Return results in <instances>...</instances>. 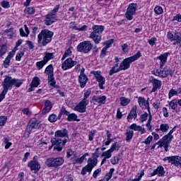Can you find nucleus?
I'll return each instance as SVG.
<instances>
[{
  "mask_svg": "<svg viewBox=\"0 0 181 181\" xmlns=\"http://www.w3.org/2000/svg\"><path fill=\"white\" fill-rule=\"evenodd\" d=\"M69 141V131L66 129L63 130H57L55 132L54 138L51 139L52 146H54V149H56L57 152H62L63 147Z\"/></svg>",
  "mask_w": 181,
  "mask_h": 181,
  "instance_id": "f257e3e1",
  "label": "nucleus"
},
{
  "mask_svg": "<svg viewBox=\"0 0 181 181\" xmlns=\"http://www.w3.org/2000/svg\"><path fill=\"white\" fill-rule=\"evenodd\" d=\"M54 33L47 29L42 30L37 35V43L40 46H47L52 42Z\"/></svg>",
  "mask_w": 181,
  "mask_h": 181,
  "instance_id": "f03ea898",
  "label": "nucleus"
},
{
  "mask_svg": "<svg viewBox=\"0 0 181 181\" xmlns=\"http://www.w3.org/2000/svg\"><path fill=\"white\" fill-rule=\"evenodd\" d=\"M142 56L141 51H138L134 55L124 59L119 66V70H128L131 67V63H134L136 60H138L139 57Z\"/></svg>",
  "mask_w": 181,
  "mask_h": 181,
  "instance_id": "7ed1b4c3",
  "label": "nucleus"
},
{
  "mask_svg": "<svg viewBox=\"0 0 181 181\" xmlns=\"http://www.w3.org/2000/svg\"><path fill=\"white\" fill-rule=\"evenodd\" d=\"M4 90L0 94V103L5 98L8 93V90H12L13 87V78L11 76H6L2 83Z\"/></svg>",
  "mask_w": 181,
  "mask_h": 181,
  "instance_id": "20e7f679",
  "label": "nucleus"
},
{
  "mask_svg": "<svg viewBox=\"0 0 181 181\" xmlns=\"http://www.w3.org/2000/svg\"><path fill=\"white\" fill-rule=\"evenodd\" d=\"M59 9H60V5L58 4L48 14L45 15V23L47 26H50V25H52V23L57 21L56 13L59 12Z\"/></svg>",
  "mask_w": 181,
  "mask_h": 181,
  "instance_id": "39448f33",
  "label": "nucleus"
},
{
  "mask_svg": "<svg viewBox=\"0 0 181 181\" xmlns=\"http://www.w3.org/2000/svg\"><path fill=\"white\" fill-rule=\"evenodd\" d=\"M63 163H64V158L63 157L49 158L45 162V165H47L48 168H54V169H57V168L62 166Z\"/></svg>",
  "mask_w": 181,
  "mask_h": 181,
  "instance_id": "423d86ee",
  "label": "nucleus"
},
{
  "mask_svg": "<svg viewBox=\"0 0 181 181\" xmlns=\"http://www.w3.org/2000/svg\"><path fill=\"white\" fill-rule=\"evenodd\" d=\"M66 156H67V158L74 156L72 158V159H74L73 160L74 165H76V163L81 164V163H83V162H84V159H86V157L88 156V153H86L81 158H77V153H76V152L73 151V150L69 148L66 151Z\"/></svg>",
  "mask_w": 181,
  "mask_h": 181,
  "instance_id": "0eeeda50",
  "label": "nucleus"
},
{
  "mask_svg": "<svg viewBox=\"0 0 181 181\" xmlns=\"http://www.w3.org/2000/svg\"><path fill=\"white\" fill-rule=\"evenodd\" d=\"M97 163H98V160L97 158H88V164L82 168L81 175L84 176L87 174V172H88V173H91L93 168L95 166H97Z\"/></svg>",
  "mask_w": 181,
  "mask_h": 181,
  "instance_id": "6e6552de",
  "label": "nucleus"
},
{
  "mask_svg": "<svg viewBox=\"0 0 181 181\" xmlns=\"http://www.w3.org/2000/svg\"><path fill=\"white\" fill-rule=\"evenodd\" d=\"M91 49H93L91 41H83L79 43L76 47V50L77 52H79V53H90Z\"/></svg>",
  "mask_w": 181,
  "mask_h": 181,
  "instance_id": "1a4fd4ad",
  "label": "nucleus"
},
{
  "mask_svg": "<svg viewBox=\"0 0 181 181\" xmlns=\"http://www.w3.org/2000/svg\"><path fill=\"white\" fill-rule=\"evenodd\" d=\"M138 9V4H130L127 9L125 13V18L127 21H132L134 19V15Z\"/></svg>",
  "mask_w": 181,
  "mask_h": 181,
  "instance_id": "9d476101",
  "label": "nucleus"
},
{
  "mask_svg": "<svg viewBox=\"0 0 181 181\" xmlns=\"http://www.w3.org/2000/svg\"><path fill=\"white\" fill-rule=\"evenodd\" d=\"M163 160H168V163H171V165H174V166H180V168H181V157L179 156L165 157Z\"/></svg>",
  "mask_w": 181,
  "mask_h": 181,
  "instance_id": "9b49d317",
  "label": "nucleus"
},
{
  "mask_svg": "<svg viewBox=\"0 0 181 181\" xmlns=\"http://www.w3.org/2000/svg\"><path fill=\"white\" fill-rule=\"evenodd\" d=\"M76 64L77 61H74L73 60V59H71V57H69L62 64V70L66 71V70L73 69V67H74V66H76Z\"/></svg>",
  "mask_w": 181,
  "mask_h": 181,
  "instance_id": "f8f14e48",
  "label": "nucleus"
},
{
  "mask_svg": "<svg viewBox=\"0 0 181 181\" xmlns=\"http://www.w3.org/2000/svg\"><path fill=\"white\" fill-rule=\"evenodd\" d=\"M93 75L96 78V81H98L99 84V88H100V90H105V87H104V84H105V78L101 76V71H93Z\"/></svg>",
  "mask_w": 181,
  "mask_h": 181,
  "instance_id": "ddd939ff",
  "label": "nucleus"
},
{
  "mask_svg": "<svg viewBox=\"0 0 181 181\" xmlns=\"http://www.w3.org/2000/svg\"><path fill=\"white\" fill-rule=\"evenodd\" d=\"M28 168H30V170L35 172H39L40 169V164H39V162L37 160H36V156H34L33 160L30 161L28 164Z\"/></svg>",
  "mask_w": 181,
  "mask_h": 181,
  "instance_id": "4468645a",
  "label": "nucleus"
},
{
  "mask_svg": "<svg viewBox=\"0 0 181 181\" xmlns=\"http://www.w3.org/2000/svg\"><path fill=\"white\" fill-rule=\"evenodd\" d=\"M171 137H169V136L165 135L162 139H160L157 143L156 145H158L160 148H162L164 146L166 145H170V142H172Z\"/></svg>",
  "mask_w": 181,
  "mask_h": 181,
  "instance_id": "2eb2a0df",
  "label": "nucleus"
},
{
  "mask_svg": "<svg viewBox=\"0 0 181 181\" xmlns=\"http://www.w3.org/2000/svg\"><path fill=\"white\" fill-rule=\"evenodd\" d=\"M138 103L139 106L143 109V110H147L148 112H150L151 111V107H149V101L145 100L142 97H139L138 98Z\"/></svg>",
  "mask_w": 181,
  "mask_h": 181,
  "instance_id": "dca6fc26",
  "label": "nucleus"
},
{
  "mask_svg": "<svg viewBox=\"0 0 181 181\" xmlns=\"http://www.w3.org/2000/svg\"><path fill=\"white\" fill-rule=\"evenodd\" d=\"M42 127V124L36 119L33 118L30 120L28 127L32 131L33 129H39Z\"/></svg>",
  "mask_w": 181,
  "mask_h": 181,
  "instance_id": "f3484780",
  "label": "nucleus"
},
{
  "mask_svg": "<svg viewBox=\"0 0 181 181\" xmlns=\"http://www.w3.org/2000/svg\"><path fill=\"white\" fill-rule=\"evenodd\" d=\"M88 103L85 102L84 100H81L75 107V111H78V112H86L87 110V105Z\"/></svg>",
  "mask_w": 181,
  "mask_h": 181,
  "instance_id": "a211bd4d",
  "label": "nucleus"
},
{
  "mask_svg": "<svg viewBox=\"0 0 181 181\" xmlns=\"http://www.w3.org/2000/svg\"><path fill=\"white\" fill-rule=\"evenodd\" d=\"M169 54H170L169 52H165L163 54H160L157 57L158 60H160V69H162L165 64H166V62H168V57H169Z\"/></svg>",
  "mask_w": 181,
  "mask_h": 181,
  "instance_id": "6ab92c4d",
  "label": "nucleus"
},
{
  "mask_svg": "<svg viewBox=\"0 0 181 181\" xmlns=\"http://www.w3.org/2000/svg\"><path fill=\"white\" fill-rule=\"evenodd\" d=\"M150 83H152L153 84V88L151 90V93H155L156 90L160 88V87L162 86V82L153 78H150Z\"/></svg>",
  "mask_w": 181,
  "mask_h": 181,
  "instance_id": "aec40b11",
  "label": "nucleus"
},
{
  "mask_svg": "<svg viewBox=\"0 0 181 181\" xmlns=\"http://www.w3.org/2000/svg\"><path fill=\"white\" fill-rule=\"evenodd\" d=\"M52 108H53V105H52V102L50 100H46L44 104V108L42 111V115H46L48 112L52 111Z\"/></svg>",
  "mask_w": 181,
  "mask_h": 181,
  "instance_id": "412c9836",
  "label": "nucleus"
},
{
  "mask_svg": "<svg viewBox=\"0 0 181 181\" xmlns=\"http://www.w3.org/2000/svg\"><path fill=\"white\" fill-rule=\"evenodd\" d=\"M87 81H88V77L87 75H79L78 83H80L81 88H84V87H86Z\"/></svg>",
  "mask_w": 181,
  "mask_h": 181,
  "instance_id": "4be33fe9",
  "label": "nucleus"
},
{
  "mask_svg": "<svg viewBox=\"0 0 181 181\" xmlns=\"http://www.w3.org/2000/svg\"><path fill=\"white\" fill-rule=\"evenodd\" d=\"M155 175H158V176L160 177L165 176V168L162 166H158L153 173H151V176H155Z\"/></svg>",
  "mask_w": 181,
  "mask_h": 181,
  "instance_id": "5701e85b",
  "label": "nucleus"
},
{
  "mask_svg": "<svg viewBox=\"0 0 181 181\" xmlns=\"http://www.w3.org/2000/svg\"><path fill=\"white\" fill-rule=\"evenodd\" d=\"M89 37L93 39L95 45H98L101 42L102 39L101 35L95 34V33H91L89 35Z\"/></svg>",
  "mask_w": 181,
  "mask_h": 181,
  "instance_id": "b1692460",
  "label": "nucleus"
},
{
  "mask_svg": "<svg viewBox=\"0 0 181 181\" xmlns=\"http://www.w3.org/2000/svg\"><path fill=\"white\" fill-rule=\"evenodd\" d=\"M93 100L98 103V104H105V101H107V96H93Z\"/></svg>",
  "mask_w": 181,
  "mask_h": 181,
  "instance_id": "393cba45",
  "label": "nucleus"
},
{
  "mask_svg": "<svg viewBox=\"0 0 181 181\" xmlns=\"http://www.w3.org/2000/svg\"><path fill=\"white\" fill-rule=\"evenodd\" d=\"M92 29L93 30L92 33H95L96 35H101V33L104 32V26L103 25H93Z\"/></svg>",
  "mask_w": 181,
  "mask_h": 181,
  "instance_id": "a878e982",
  "label": "nucleus"
},
{
  "mask_svg": "<svg viewBox=\"0 0 181 181\" xmlns=\"http://www.w3.org/2000/svg\"><path fill=\"white\" fill-rule=\"evenodd\" d=\"M129 128L130 129H133V131H139V132H141V134H145V129L141 126L136 125L135 123L130 125Z\"/></svg>",
  "mask_w": 181,
  "mask_h": 181,
  "instance_id": "bb28decb",
  "label": "nucleus"
},
{
  "mask_svg": "<svg viewBox=\"0 0 181 181\" xmlns=\"http://www.w3.org/2000/svg\"><path fill=\"white\" fill-rule=\"evenodd\" d=\"M136 106H134L127 116V119H132V118L136 119Z\"/></svg>",
  "mask_w": 181,
  "mask_h": 181,
  "instance_id": "cd10ccee",
  "label": "nucleus"
},
{
  "mask_svg": "<svg viewBox=\"0 0 181 181\" xmlns=\"http://www.w3.org/2000/svg\"><path fill=\"white\" fill-rule=\"evenodd\" d=\"M125 140L126 142H131L132 141V138H134V132L131 129H127L125 133Z\"/></svg>",
  "mask_w": 181,
  "mask_h": 181,
  "instance_id": "c85d7f7f",
  "label": "nucleus"
},
{
  "mask_svg": "<svg viewBox=\"0 0 181 181\" xmlns=\"http://www.w3.org/2000/svg\"><path fill=\"white\" fill-rule=\"evenodd\" d=\"M153 74L154 76H157L158 77H161V78H165V69L162 70V68L152 71Z\"/></svg>",
  "mask_w": 181,
  "mask_h": 181,
  "instance_id": "c756f323",
  "label": "nucleus"
},
{
  "mask_svg": "<svg viewBox=\"0 0 181 181\" xmlns=\"http://www.w3.org/2000/svg\"><path fill=\"white\" fill-rule=\"evenodd\" d=\"M54 59V53L53 52H45V56L43 57V59L45 61L46 63L50 60H53Z\"/></svg>",
  "mask_w": 181,
  "mask_h": 181,
  "instance_id": "7c9ffc66",
  "label": "nucleus"
},
{
  "mask_svg": "<svg viewBox=\"0 0 181 181\" xmlns=\"http://www.w3.org/2000/svg\"><path fill=\"white\" fill-rule=\"evenodd\" d=\"M177 104V100L175 99L169 103V106L170 107L171 110H175V112H179L180 110L177 109L178 107Z\"/></svg>",
  "mask_w": 181,
  "mask_h": 181,
  "instance_id": "2f4dec72",
  "label": "nucleus"
},
{
  "mask_svg": "<svg viewBox=\"0 0 181 181\" xmlns=\"http://www.w3.org/2000/svg\"><path fill=\"white\" fill-rule=\"evenodd\" d=\"M45 74H47L48 77H50L52 76H54V74L53 72V65L49 64L45 71Z\"/></svg>",
  "mask_w": 181,
  "mask_h": 181,
  "instance_id": "473e14b6",
  "label": "nucleus"
},
{
  "mask_svg": "<svg viewBox=\"0 0 181 181\" xmlns=\"http://www.w3.org/2000/svg\"><path fill=\"white\" fill-rule=\"evenodd\" d=\"M48 83L51 87L54 88H57V85H56V81H54V76H48Z\"/></svg>",
  "mask_w": 181,
  "mask_h": 181,
  "instance_id": "72a5a7b5",
  "label": "nucleus"
},
{
  "mask_svg": "<svg viewBox=\"0 0 181 181\" xmlns=\"http://www.w3.org/2000/svg\"><path fill=\"white\" fill-rule=\"evenodd\" d=\"M67 121L71 122V121H77L78 122H80V119H77V115L75 113H69L68 115Z\"/></svg>",
  "mask_w": 181,
  "mask_h": 181,
  "instance_id": "f704fd0d",
  "label": "nucleus"
},
{
  "mask_svg": "<svg viewBox=\"0 0 181 181\" xmlns=\"http://www.w3.org/2000/svg\"><path fill=\"white\" fill-rule=\"evenodd\" d=\"M131 103V100L129 98H127L125 97L120 98V105L122 107H126L129 103Z\"/></svg>",
  "mask_w": 181,
  "mask_h": 181,
  "instance_id": "c9c22d12",
  "label": "nucleus"
},
{
  "mask_svg": "<svg viewBox=\"0 0 181 181\" xmlns=\"http://www.w3.org/2000/svg\"><path fill=\"white\" fill-rule=\"evenodd\" d=\"M23 84V79L13 78V86L19 88Z\"/></svg>",
  "mask_w": 181,
  "mask_h": 181,
  "instance_id": "e433bc0d",
  "label": "nucleus"
},
{
  "mask_svg": "<svg viewBox=\"0 0 181 181\" xmlns=\"http://www.w3.org/2000/svg\"><path fill=\"white\" fill-rule=\"evenodd\" d=\"M40 84V79L37 76H35L30 83L31 87H37Z\"/></svg>",
  "mask_w": 181,
  "mask_h": 181,
  "instance_id": "4c0bfd02",
  "label": "nucleus"
},
{
  "mask_svg": "<svg viewBox=\"0 0 181 181\" xmlns=\"http://www.w3.org/2000/svg\"><path fill=\"white\" fill-rule=\"evenodd\" d=\"M119 148H121V144L118 142H115L111 148H110V151L114 152V151H119Z\"/></svg>",
  "mask_w": 181,
  "mask_h": 181,
  "instance_id": "58836bf2",
  "label": "nucleus"
},
{
  "mask_svg": "<svg viewBox=\"0 0 181 181\" xmlns=\"http://www.w3.org/2000/svg\"><path fill=\"white\" fill-rule=\"evenodd\" d=\"M4 33L8 35V36L10 37V39H12L13 37V35H15V31L13 30V28H11L10 29L5 30Z\"/></svg>",
  "mask_w": 181,
  "mask_h": 181,
  "instance_id": "ea45409f",
  "label": "nucleus"
},
{
  "mask_svg": "<svg viewBox=\"0 0 181 181\" xmlns=\"http://www.w3.org/2000/svg\"><path fill=\"white\" fill-rule=\"evenodd\" d=\"M90 94H91V90L88 89V90H86L84 93V96H83L82 101H85L86 103H89V100H87V98H88V97H90Z\"/></svg>",
  "mask_w": 181,
  "mask_h": 181,
  "instance_id": "a19ab883",
  "label": "nucleus"
},
{
  "mask_svg": "<svg viewBox=\"0 0 181 181\" xmlns=\"http://www.w3.org/2000/svg\"><path fill=\"white\" fill-rule=\"evenodd\" d=\"M24 12L25 13H27V15H33L35 12V10L33 7H28L25 9Z\"/></svg>",
  "mask_w": 181,
  "mask_h": 181,
  "instance_id": "79ce46f5",
  "label": "nucleus"
},
{
  "mask_svg": "<svg viewBox=\"0 0 181 181\" xmlns=\"http://www.w3.org/2000/svg\"><path fill=\"white\" fill-rule=\"evenodd\" d=\"M46 64H47L46 61L43 59V60H42L40 62H37L36 63V67H37V69H38V70H41V69H43V66Z\"/></svg>",
  "mask_w": 181,
  "mask_h": 181,
  "instance_id": "37998d69",
  "label": "nucleus"
},
{
  "mask_svg": "<svg viewBox=\"0 0 181 181\" xmlns=\"http://www.w3.org/2000/svg\"><path fill=\"white\" fill-rule=\"evenodd\" d=\"M160 129L162 131V132H168V131H169V124H161L160 125Z\"/></svg>",
  "mask_w": 181,
  "mask_h": 181,
  "instance_id": "c03bdc74",
  "label": "nucleus"
},
{
  "mask_svg": "<svg viewBox=\"0 0 181 181\" xmlns=\"http://www.w3.org/2000/svg\"><path fill=\"white\" fill-rule=\"evenodd\" d=\"M112 151H110V150H107L106 151H104L102 153V156H105V158H106V159H110V158H111L112 156Z\"/></svg>",
  "mask_w": 181,
  "mask_h": 181,
  "instance_id": "a18cd8bd",
  "label": "nucleus"
},
{
  "mask_svg": "<svg viewBox=\"0 0 181 181\" xmlns=\"http://www.w3.org/2000/svg\"><path fill=\"white\" fill-rule=\"evenodd\" d=\"M8 121V117L6 116H0V127H4Z\"/></svg>",
  "mask_w": 181,
  "mask_h": 181,
  "instance_id": "49530a36",
  "label": "nucleus"
},
{
  "mask_svg": "<svg viewBox=\"0 0 181 181\" xmlns=\"http://www.w3.org/2000/svg\"><path fill=\"white\" fill-rule=\"evenodd\" d=\"M97 132V131L95 130H91L89 134H88V141H90V142H92V141L94 140V136L95 135V133Z\"/></svg>",
  "mask_w": 181,
  "mask_h": 181,
  "instance_id": "de8ad7c7",
  "label": "nucleus"
},
{
  "mask_svg": "<svg viewBox=\"0 0 181 181\" xmlns=\"http://www.w3.org/2000/svg\"><path fill=\"white\" fill-rule=\"evenodd\" d=\"M119 71H121V69H119V68H117L116 69L115 66H112L109 71V75L112 76L113 74H115V73H119Z\"/></svg>",
  "mask_w": 181,
  "mask_h": 181,
  "instance_id": "09e8293b",
  "label": "nucleus"
},
{
  "mask_svg": "<svg viewBox=\"0 0 181 181\" xmlns=\"http://www.w3.org/2000/svg\"><path fill=\"white\" fill-rule=\"evenodd\" d=\"M3 66H4V67H5V69H8V67H9V66H11V59H9L6 57L5 60L4 61Z\"/></svg>",
  "mask_w": 181,
  "mask_h": 181,
  "instance_id": "8fccbe9b",
  "label": "nucleus"
},
{
  "mask_svg": "<svg viewBox=\"0 0 181 181\" xmlns=\"http://www.w3.org/2000/svg\"><path fill=\"white\" fill-rule=\"evenodd\" d=\"M165 76L168 77V76H173V71L170 68H164Z\"/></svg>",
  "mask_w": 181,
  "mask_h": 181,
  "instance_id": "3c124183",
  "label": "nucleus"
},
{
  "mask_svg": "<svg viewBox=\"0 0 181 181\" xmlns=\"http://www.w3.org/2000/svg\"><path fill=\"white\" fill-rule=\"evenodd\" d=\"M49 122H56L57 121V115L55 114L50 115L48 117Z\"/></svg>",
  "mask_w": 181,
  "mask_h": 181,
  "instance_id": "603ef678",
  "label": "nucleus"
},
{
  "mask_svg": "<svg viewBox=\"0 0 181 181\" xmlns=\"http://www.w3.org/2000/svg\"><path fill=\"white\" fill-rule=\"evenodd\" d=\"M69 56H71V49L70 48H69L67 50L65 51L62 60H64V59H66V57H69Z\"/></svg>",
  "mask_w": 181,
  "mask_h": 181,
  "instance_id": "864d4df0",
  "label": "nucleus"
},
{
  "mask_svg": "<svg viewBox=\"0 0 181 181\" xmlns=\"http://www.w3.org/2000/svg\"><path fill=\"white\" fill-rule=\"evenodd\" d=\"M152 139H153V137L152 136H148L145 139V141L141 142V144H145L146 145H151V142H152Z\"/></svg>",
  "mask_w": 181,
  "mask_h": 181,
  "instance_id": "5fc2aeb1",
  "label": "nucleus"
},
{
  "mask_svg": "<svg viewBox=\"0 0 181 181\" xmlns=\"http://www.w3.org/2000/svg\"><path fill=\"white\" fill-rule=\"evenodd\" d=\"M25 55V52H18L16 56V60L17 62H21V59H22V57H23V56Z\"/></svg>",
  "mask_w": 181,
  "mask_h": 181,
  "instance_id": "6e6d98bb",
  "label": "nucleus"
},
{
  "mask_svg": "<svg viewBox=\"0 0 181 181\" xmlns=\"http://www.w3.org/2000/svg\"><path fill=\"white\" fill-rule=\"evenodd\" d=\"M154 11L157 15H160V13H163V8H162L160 6H156L154 8Z\"/></svg>",
  "mask_w": 181,
  "mask_h": 181,
  "instance_id": "4d7b16f0",
  "label": "nucleus"
},
{
  "mask_svg": "<svg viewBox=\"0 0 181 181\" xmlns=\"http://www.w3.org/2000/svg\"><path fill=\"white\" fill-rule=\"evenodd\" d=\"M61 114H62V115H66V117L69 116V115L70 114V112L67 111L66 110V107H64V106H62L60 110Z\"/></svg>",
  "mask_w": 181,
  "mask_h": 181,
  "instance_id": "13d9d810",
  "label": "nucleus"
},
{
  "mask_svg": "<svg viewBox=\"0 0 181 181\" xmlns=\"http://www.w3.org/2000/svg\"><path fill=\"white\" fill-rule=\"evenodd\" d=\"M177 91L175 90V89H171L168 93L169 98H172L173 95H177Z\"/></svg>",
  "mask_w": 181,
  "mask_h": 181,
  "instance_id": "bf43d9fd",
  "label": "nucleus"
},
{
  "mask_svg": "<svg viewBox=\"0 0 181 181\" xmlns=\"http://www.w3.org/2000/svg\"><path fill=\"white\" fill-rule=\"evenodd\" d=\"M112 43H114V40L113 39H111V40H107L105 44L106 45H105V48L106 49H110V47H111Z\"/></svg>",
  "mask_w": 181,
  "mask_h": 181,
  "instance_id": "052dcab7",
  "label": "nucleus"
},
{
  "mask_svg": "<svg viewBox=\"0 0 181 181\" xmlns=\"http://www.w3.org/2000/svg\"><path fill=\"white\" fill-rule=\"evenodd\" d=\"M30 132H32V130L30 128L27 127L24 132V137L29 138V136L30 135Z\"/></svg>",
  "mask_w": 181,
  "mask_h": 181,
  "instance_id": "680f3d73",
  "label": "nucleus"
},
{
  "mask_svg": "<svg viewBox=\"0 0 181 181\" xmlns=\"http://www.w3.org/2000/svg\"><path fill=\"white\" fill-rule=\"evenodd\" d=\"M100 173H101V168H98L93 172V177H94V179H97V177L98 175H100Z\"/></svg>",
  "mask_w": 181,
  "mask_h": 181,
  "instance_id": "e2e57ef3",
  "label": "nucleus"
},
{
  "mask_svg": "<svg viewBox=\"0 0 181 181\" xmlns=\"http://www.w3.org/2000/svg\"><path fill=\"white\" fill-rule=\"evenodd\" d=\"M1 6L2 8H11V5H9V1H1Z\"/></svg>",
  "mask_w": 181,
  "mask_h": 181,
  "instance_id": "0e129e2a",
  "label": "nucleus"
},
{
  "mask_svg": "<svg viewBox=\"0 0 181 181\" xmlns=\"http://www.w3.org/2000/svg\"><path fill=\"white\" fill-rule=\"evenodd\" d=\"M140 119L141 122H144L148 119V112H145L143 115H141Z\"/></svg>",
  "mask_w": 181,
  "mask_h": 181,
  "instance_id": "69168bd1",
  "label": "nucleus"
},
{
  "mask_svg": "<svg viewBox=\"0 0 181 181\" xmlns=\"http://www.w3.org/2000/svg\"><path fill=\"white\" fill-rule=\"evenodd\" d=\"M118 162H119V158H118V156H115L113 159L111 160L112 165H117Z\"/></svg>",
  "mask_w": 181,
  "mask_h": 181,
  "instance_id": "338daca9",
  "label": "nucleus"
},
{
  "mask_svg": "<svg viewBox=\"0 0 181 181\" xmlns=\"http://www.w3.org/2000/svg\"><path fill=\"white\" fill-rule=\"evenodd\" d=\"M173 40H176L177 41V43L180 44L181 43V36L180 35H175L174 36V39Z\"/></svg>",
  "mask_w": 181,
  "mask_h": 181,
  "instance_id": "774afa93",
  "label": "nucleus"
}]
</instances>
